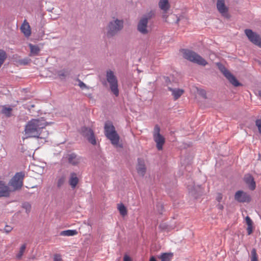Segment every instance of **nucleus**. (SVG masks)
Here are the masks:
<instances>
[{
  "label": "nucleus",
  "mask_w": 261,
  "mask_h": 261,
  "mask_svg": "<svg viewBox=\"0 0 261 261\" xmlns=\"http://www.w3.org/2000/svg\"><path fill=\"white\" fill-rule=\"evenodd\" d=\"M47 123L42 118L33 119L25 125L24 132L27 138H38L45 139L48 136V132L45 129Z\"/></svg>",
  "instance_id": "nucleus-1"
},
{
  "label": "nucleus",
  "mask_w": 261,
  "mask_h": 261,
  "mask_svg": "<svg viewBox=\"0 0 261 261\" xmlns=\"http://www.w3.org/2000/svg\"><path fill=\"white\" fill-rule=\"evenodd\" d=\"M104 132L106 137L110 140L111 143L114 146L122 147V145L119 144L120 137L111 122H107L105 123Z\"/></svg>",
  "instance_id": "nucleus-2"
},
{
  "label": "nucleus",
  "mask_w": 261,
  "mask_h": 261,
  "mask_svg": "<svg viewBox=\"0 0 261 261\" xmlns=\"http://www.w3.org/2000/svg\"><path fill=\"white\" fill-rule=\"evenodd\" d=\"M123 20L115 19L109 22L107 26L106 36L108 38L113 37L120 32L123 28Z\"/></svg>",
  "instance_id": "nucleus-3"
},
{
  "label": "nucleus",
  "mask_w": 261,
  "mask_h": 261,
  "mask_svg": "<svg viewBox=\"0 0 261 261\" xmlns=\"http://www.w3.org/2000/svg\"><path fill=\"white\" fill-rule=\"evenodd\" d=\"M181 52L185 59L193 63L202 66H205L207 64L205 60L192 50L185 49H182Z\"/></svg>",
  "instance_id": "nucleus-4"
},
{
  "label": "nucleus",
  "mask_w": 261,
  "mask_h": 261,
  "mask_svg": "<svg viewBox=\"0 0 261 261\" xmlns=\"http://www.w3.org/2000/svg\"><path fill=\"white\" fill-rule=\"evenodd\" d=\"M106 78L107 82L110 85L111 92L116 97L118 96L119 94L118 82L114 72L111 70H108L106 73Z\"/></svg>",
  "instance_id": "nucleus-5"
},
{
  "label": "nucleus",
  "mask_w": 261,
  "mask_h": 261,
  "mask_svg": "<svg viewBox=\"0 0 261 261\" xmlns=\"http://www.w3.org/2000/svg\"><path fill=\"white\" fill-rule=\"evenodd\" d=\"M25 174L23 172L16 173L9 182V185L12 188V191H15L20 190L23 186V179Z\"/></svg>",
  "instance_id": "nucleus-6"
},
{
  "label": "nucleus",
  "mask_w": 261,
  "mask_h": 261,
  "mask_svg": "<svg viewBox=\"0 0 261 261\" xmlns=\"http://www.w3.org/2000/svg\"><path fill=\"white\" fill-rule=\"evenodd\" d=\"M154 15V12L151 11L140 20L137 27L139 32L142 34H147L148 33L147 24L148 20L151 18Z\"/></svg>",
  "instance_id": "nucleus-7"
},
{
  "label": "nucleus",
  "mask_w": 261,
  "mask_h": 261,
  "mask_svg": "<svg viewBox=\"0 0 261 261\" xmlns=\"http://www.w3.org/2000/svg\"><path fill=\"white\" fill-rule=\"evenodd\" d=\"M153 138L156 143V148L159 150L163 149V146L165 142V138L160 134V127L159 125H155L153 132Z\"/></svg>",
  "instance_id": "nucleus-8"
},
{
  "label": "nucleus",
  "mask_w": 261,
  "mask_h": 261,
  "mask_svg": "<svg viewBox=\"0 0 261 261\" xmlns=\"http://www.w3.org/2000/svg\"><path fill=\"white\" fill-rule=\"evenodd\" d=\"M245 33L250 41L261 47V38L259 35L250 29H246Z\"/></svg>",
  "instance_id": "nucleus-9"
},
{
  "label": "nucleus",
  "mask_w": 261,
  "mask_h": 261,
  "mask_svg": "<svg viewBox=\"0 0 261 261\" xmlns=\"http://www.w3.org/2000/svg\"><path fill=\"white\" fill-rule=\"evenodd\" d=\"M221 71L223 73L225 77L229 82L235 87H238L241 84L238 81L236 77L232 74L229 71L226 69L224 67H220Z\"/></svg>",
  "instance_id": "nucleus-10"
},
{
  "label": "nucleus",
  "mask_w": 261,
  "mask_h": 261,
  "mask_svg": "<svg viewBox=\"0 0 261 261\" xmlns=\"http://www.w3.org/2000/svg\"><path fill=\"white\" fill-rule=\"evenodd\" d=\"M234 199L241 203L249 202L251 201V197L247 193L240 190L235 193Z\"/></svg>",
  "instance_id": "nucleus-11"
},
{
  "label": "nucleus",
  "mask_w": 261,
  "mask_h": 261,
  "mask_svg": "<svg viewBox=\"0 0 261 261\" xmlns=\"http://www.w3.org/2000/svg\"><path fill=\"white\" fill-rule=\"evenodd\" d=\"M216 6L218 11L222 16L226 18L229 17V15L228 12V9L225 6L224 0H217Z\"/></svg>",
  "instance_id": "nucleus-12"
},
{
  "label": "nucleus",
  "mask_w": 261,
  "mask_h": 261,
  "mask_svg": "<svg viewBox=\"0 0 261 261\" xmlns=\"http://www.w3.org/2000/svg\"><path fill=\"white\" fill-rule=\"evenodd\" d=\"M83 135L87 137L88 140L93 145H95L96 141L95 138L94 133L93 130L89 128L85 127L82 130Z\"/></svg>",
  "instance_id": "nucleus-13"
},
{
  "label": "nucleus",
  "mask_w": 261,
  "mask_h": 261,
  "mask_svg": "<svg viewBox=\"0 0 261 261\" xmlns=\"http://www.w3.org/2000/svg\"><path fill=\"white\" fill-rule=\"evenodd\" d=\"M138 173L142 176H143L146 171L144 161L142 159H138V164L136 167Z\"/></svg>",
  "instance_id": "nucleus-14"
},
{
  "label": "nucleus",
  "mask_w": 261,
  "mask_h": 261,
  "mask_svg": "<svg viewBox=\"0 0 261 261\" xmlns=\"http://www.w3.org/2000/svg\"><path fill=\"white\" fill-rule=\"evenodd\" d=\"M10 192L11 190L9 187L6 185L3 181H0V197L9 196Z\"/></svg>",
  "instance_id": "nucleus-15"
},
{
  "label": "nucleus",
  "mask_w": 261,
  "mask_h": 261,
  "mask_svg": "<svg viewBox=\"0 0 261 261\" xmlns=\"http://www.w3.org/2000/svg\"><path fill=\"white\" fill-rule=\"evenodd\" d=\"M68 182L69 184L73 189H74L76 187L79 182V179L76 173H70Z\"/></svg>",
  "instance_id": "nucleus-16"
},
{
  "label": "nucleus",
  "mask_w": 261,
  "mask_h": 261,
  "mask_svg": "<svg viewBox=\"0 0 261 261\" xmlns=\"http://www.w3.org/2000/svg\"><path fill=\"white\" fill-rule=\"evenodd\" d=\"M245 182L248 185L251 190H254L256 187L255 182L253 177L250 175H247L244 177Z\"/></svg>",
  "instance_id": "nucleus-17"
},
{
  "label": "nucleus",
  "mask_w": 261,
  "mask_h": 261,
  "mask_svg": "<svg viewBox=\"0 0 261 261\" xmlns=\"http://www.w3.org/2000/svg\"><path fill=\"white\" fill-rule=\"evenodd\" d=\"M21 32L25 36L29 37L31 34V31L29 23L25 20L20 28Z\"/></svg>",
  "instance_id": "nucleus-18"
},
{
  "label": "nucleus",
  "mask_w": 261,
  "mask_h": 261,
  "mask_svg": "<svg viewBox=\"0 0 261 261\" xmlns=\"http://www.w3.org/2000/svg\"><path fill=\"white\" fill-rule=\"evenodd\" d=\"M168 90L172 92L174 99H178L184 93V90L181 89L172 88L168 87Z\"/></svg>",
  "instance_id": "nucleus-19"
},
{
  "label": "nucleus",
  "mask_w": 261,
  "mask_h": 261,
  "mask_svg": "<svg viewBox=\"0 0 261 261\" xmlns=\"http://www.w3.org/2000/svg\"><path fill=\"white\" fill-rule=\"evenodd\" d=\"M68 163L72 165H77L80 162V159L75 153H71L67 155Z\"/></svg>",
  "instance_id": "nucleus-20"
},
{
  "label": "nucleus",
  "mask_w": 261,
  "mask_h": 261,
  "mask_svg": "<svg viewBox=\"0 0 261 261\" xmlns=\"http://www.w3.org/2000/svg\"><path fill=\"white\" fill-rule=\"evenodd\" d=\"M159 8L164 12H167L170 8L169 0H160L159 2Z\"/></svg>",
  "instance_id": "nucleus-21"
},
{
  "label": "nucleus",
  "mask_w": 261,
  "mask_h": 261,
  "mask_svg": "<svg viewBox=\"0 0 261 261\" xmlns=\"http://www.w3.org/2000/svg\"><path fill=\"white\" fill-rule=\"evenodd\" d=\"M27 248V244L24 243L21 245L18 253L16 254L15 257L18 260L22 259V256L25 251Z\"/></svg>",
  "instance_id": "nucleus-22"
},
{
  "label": "nucleus",
  "mask_w": 261,
  "mask_h": 261,
  "mask_svg": "<svg viewBox=\"0 0 261 261\" xmlns=\"http://www.w3.org/2000/svg\"><path fill=\"white\" fill-rule=\"evenodd\" d=\"M78 232L76 230H66L62 231L60 234L62 236H73L77 234Z\"/></svg>",
  "instance_id": "nucleus-23"
},
{
  "label": "nucleus",
  "mask_w": 261,
  "mask_h": 261,
  "mask_svg": "<svg viewBox=\"0 0 261 261\" xmlns=\"http://www.w3.org/2000/svg\"><path fill=\"white\" fill-rule=\"evenodd\" d=\"M117 208L119 210V213L121 216H125L127 215V210L123 204H118Z\"/></svg>",
  "instance_id": "nucleus-24"
},
{
  "label": "nucleus",
  "mask_w": 261,
  "mask_h": 261,
  "mask_svg": "<svg viewBox=\"0 0 261 261\" xmlns=\"http://www.w3.org/2000/svg\"><path fill=\"white\" fill-rule=\"evenodd\" d=\"M12 109L10 107H7L6 106L2 107V113L6 117H9L11 116Z\"/></svg>",
  "instance_id": "nucleus-25"
},
{
  "label": "nucleus",
  "mask_w": 261,
  "mask_h": 261,
  "mask_svg": "<svg viewBox=\"0 0 261 261\" xmlns=\"http://www.w3.org/2000/svg\"><path fill=\"white\" fill-rule=\"evenodd\" d=\"M172 257V253H164L161 255L160 258L161 261H171Z\"/></svg>",
  "instance_id": "nucleus-26"
},
{
  "label": "nucleus",
  "mask_w": 261,
  "mask_h": 261,
  "mask_svg": "<svg viewBox=\"0 0 261 261\" xmlns=\"http://www.w3.org/2000/svg\"><path fill=\"white\" fill-rule=\"evenodd\" d=\"M30 48V53L31 55H37L40 51V48L36 45H34L32 44H29Z\"/></svg>",
  "instance_id": "nucleus-27"
},
{
  "label": "nucleus",
  "mask_w": 261,
  "mask_h": 261,
  "mask_svg": "<svg viewBox=\"0 0 261 261\" xmlns=\"http://www.w3.org/2000/svg\"><path fill=\"white\" fill-rule=\"evenodd\" d=\"M7 57V56L6 52L3 49H0V68L4 63Z\"/></svg>",
  "instance_id": "nucleus-28"
},
{
  "label": "nucleus",
  "mask_w": 261,
  "mask_h": 261,
  "mask_svg": "<svg viewBox=\"0 0 261 261\" xmlns=\"http://www.w3.org/2000/svg\"><path fill=\"white\" fill-rule=\"evenodd\" d=\"M251 261H258L257 255L255 249H253L251 251Z\"/></svg>",
  "instance_id": "nucleus-29"
},
{
  "label": "nucleus",
  "mask_w": 261,
  "mask_h": 261,
  "mask_svg": "<svg viewBox=\"0 0 261 261\" xmlns=\"http://www.w3.org/2000/svg\"><path fill=\"white\" fill-rule=\"evenodd\" d=\"M197 93L199 95H201L204 99L207 98L206 92L205 90L202 89H197Z\"/></svg>",
  "instance_id": "nucleus-30"
},
{
  "label": "nucleus",
  "mask_w": 261,
  "mask_h": 261,
  "mask_svg": "<svg viewBox=\"0 0 261 261\" xmlns=\"http://www.w3.org/2000/svg\"><path fill=\"white\" fill-rule=\"evenodd\" d=\"M30 60H31L30 59L25 58L23 59L20 60L18 61V62L20 65H28L30 63Z\"/></svg>",
  "instance_id": "nucleus-31"
},
{
  "label": "nucleus",
  "mask_w": 261,
  "mask_h": 261,
  "mask_svg": "<svg viewBox=\"0 0 261 261\" xmlns=\"http://www.w3.org/2000/svg\"><path fill=\"white\" fill-rule=\"evenodd\" d=\"M65 182V177H61L58 179L57 181V186L60 188L63 185Z\"/></svg>",
  "instance_id": "nucleus-32"
},
{
  "label": "nucleus",
  "mask_w": 261,
  "mask_h": 261,
  "mask_svg": "<svg viewBox=\"0 0 261 261\" xmlns=\"http://www.w3.org/2000/svg\"><path fill=\"white\" fill-rule=\"evenodd\" d=\"M58 76L61 79H64L66 76V72L64 70H61L59 71Z\"/></svg>",
  "instance_id": "nucleus-33"
},
{
  "label": "nucleus",
  "mask_w": 261,
  "mask_h": 261,
  "mask_svg": "<svg viewBox=\"0 0 261 261\" xmlns=\"http://www.w3.org/2000/svg\"><path fill=\"white\" fill-rule=\"evenodd\" d=\"M255 124L257 127L259 132L261 134V119H257L255 121Z\"/></svg>",
  "instance_id": "nucleus-34"
},
{
  "label": "nucleus",
  "mask_w": 261,
  "mask_h": 261,
  "mask_svg": "<svg viewBox=\"0 0 261 261\" xmlns=\"http://www.w3.org/2000/svg\"><path fill=\"white\" fill-rule=\"evenodd\" d=\"M54 261H63L61 255L59 254H56L54 256Z\"/></svg>",
  "instance_id": "nucleus-35"
},
{
  "label": "nucleus",
  "mask_w": 261,
  "mask_h": 261,
  "mask_svg": "<svg viewBox=\"0 0 261 261\" xmlns=\"http://www.w3.org/2000/svg\"><path fill=\"white\" fill-rule=\"evenodd\" d=\"M246 222L247 226L253 225V222L252 220L250 219V218L248 216H247L246 217Z\"/></svg>",
  "instance_id": "nucleus-36"
},
{
  "label": "nucleus",
  "mask_w": 261,
  "mask_h": 261,
  "mask_svg": "<svg viewBox=\"0 0 261 261\" xmlns=\"http://www.w3.org/2000/svg\"><path fill=\"white\" fill-rule=\"evenodd\" d=\"M222 198H223V195L220 193H217V194L216 195V199L217 200V201L218 202H221V200H222Z\"/></svg>",
  "instance_id": "nucleus-37"
},
{
  "label": "nucleus",
  "mask_w": 261,
  "mask_h": 261,
  "mask_svg": "<svg viewBox=\"0 0 261 261\" xmlns=\"http://www.w3.org/2000/svg\"><path fill=\"white\" fill-rule=\"evenodd\" d=\"M12 229V228L11 226L6 225L4 228V231L8 233L10 232Z\"/></svg>",
  "instance_id": "nucleus-38"
},
{
  "label": "nucleus",
  "mask_w": 261,
  "mask_h": 261,
  "mask_svg": "<svg viewBox=\"0 0 261 261\" xmlns=\"http://www.w3.org/2000/svg\"><path fill=\"white\" fill-rule=\"evenodd\" d=\"M23 206L26 209L27 212H30L31 210V205L29 203H25L23 204Z\"/></svg>",
  "instance_id": "nucleus-39"
},
{
  "label": "nucleus",
  "mask_w": 261,
  "mask_h": 261,
  "mask_svg": "<svg viewBox=\"0 0 261 261\" xmlns=\"http://www.w3.org/2000/svg\"><path fill=\"white\" fill-rule=\"evenodd\" d=\"M247 230L248 234H250L253 231V225L248 226Z\"/></svg>",
  "instance_id": "nucleus-40"
},
{
  "label": "nucleus",
  "mask_w": 261,
  "mask_h": 261,
  "mask_svg": "<svg viewBox=\"0 0 261 261\" xmlns=\"http://www.w3.org/2000/svg\"><path fill=\"white\" fill-rule=\"evenodd\" d=\"M79 86L82 89H83V88H85L87 87L86 85L83 82H82L80 80H79Z\"/></svg>",
  "instance_id": "nucleus-41"
},
{
  "label": "nucleus",
  "mask_w": 261,
  "mask_h": 261,
  "mask_svg": "<svg viewBox=\"0 0 261 261\" xmlns=\"http://www.w3.org/2000/svg\"><path fill=\"white\" fill-rule=\"evenodd\" d=\"M123 261H132V259L128 255H125L123 257Z\"/></svg>",
  "instance_id": "nucleus-42"
},
{
  "label": "nucleus",
  "mask_w": 261,
  "mask_h": 261,
  "mask_svg": "<svg viewBox=\"0 0 261 261\" xmlns=\"http://www.w3.org/2000/svg\"><path fill=\"white\" fill-rule=\"evenodd\" d=\"M217 206V208L220 210H223L224 208L223 205L221 204H218Z\"/></svg>",
  "instance_id": "nucleus-43"
},
{
  "label": "nucleus",
  "mask_w": 261,
  "mask_h": 261,
  "mask_svg": "<svg viewBox=\"0 0 261 261\" xmlns=\"http://www.w3.org/2000/svg\"><path fill=\"white\" fill-rule=\"evenodd\" d=\"M157 206L160 207V208H161V211H159V212L160 214H162V211H163V206L162 204H159L157 205Z\"/></svg>",
  "instance_id": "nucleus-44"
},
{
  "label": "nucleus",
  "mask_w": 261,
  "mask_h": 261,
  "mask_svg": "<svg viewBox=\"0 0 261 261\" xmlns=\"http://www.w3.org/2000/svg\"><path fill=\"white\" fill-rule=\"evenodd\" d=\"M149 261H156V259L154 257L151 256L149 259Z\"/></svg>",
  "instance_id": "nucleus-45"
},
{
  "label": "nucleus",
  "mask_w": 261,
  "mask_h": 261,
  "mask_svg": "<svg viewBox=\"0 0 261 261\" xmlns=\"http://www.w3.org/2000/svg\"><path fill=\"white\" fill-rule=\"evenodd\" d=\"M258 95L261 97V90L258 92Z\"/></svg>",
  "instance_id": "nucleus-46"
}]
</instances>
